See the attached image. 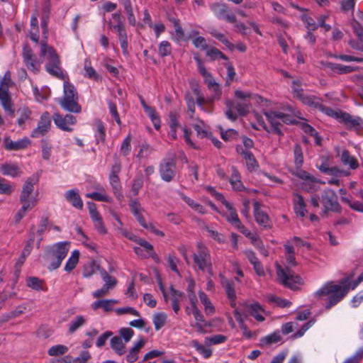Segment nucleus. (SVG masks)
<instances>
[{
	"label": "nucleus",
	"instance_id": "nucleus-20",
	"mask_svg": "<svg viewBox=\"0 0 363 363\" xmlns=\"http://www.w3.org/2000/svg\"><path fill=\"white\" fill-rule=\"evenodd\" d=\"M65 197L72 206L77 209H82L84 203L77 189H71L65 192Z\"/></svg>",
	"mask_w": 363,
	"mask_h": 363
},
{
	"label": "nucleus",
	"instance_id": "nucleus-18",
	"mask_svg": "<svg viewBox=\"0 0 363 363\" xmlns=\"http://www.w3.org/2000/svg\"><path fill=\"white\" fill-rule=\"evenodd\" d=\"M339 119L348 128L358 129L363 127V119L359 116H353L348 113L340 112Z\"/></svg>",
	"mask_w": 363,
	"mask_h": 363
},
{
	"label": "nucleus",
	"instance_id": "nucleus-15",
	"mask_svg": "<svg viewBox=\"0 0 363 363\" xmlns=\"http://www.w3.org/2000/svg\"><path fill=\"white\" fill-rule=\"evenodd\" d=\"M254 217L256 222L265 229H270L272 227L271 220L266 212L260 208V203L258 201L254 202Z\"/></svg>",
	"mask_w": 363,
	"mask_h": 363
},
{
	"label": "nucleus",
	"instance_id": "nucleus-34",
	"mask_svg": "<svg viewBox=\"0 0 363 363\" xmlns=\"http://www.w3.org/2000/svg\"><path fill=\"white\" fill-rule=\"evenodd\" d=\"M341 161L345 165H349L352 169L358 167V162L357 160L350 155V152L345 150L341 154Z\"/></svg>",
	"mask_w": 363,
	"mask_h": 363
},
{
	"label": "nucleus",
	"instance_id": "nucleus-54",
	"mask_svg": "<svg viewBox=\"0 0 363 363\" xmlns=\"http://www.w3.org/2000/svg\"><path fill=\"white\" fill-rule=\"evenodd\" d=\"M124 9L128 15V20L130 25L135 26L136 20L133 12L131 3L130 0H125L123 3Z\"/></svg>",
	"mask_w": 363,
	"mask_h": 363
},
{
	"label": "nucleus",
	"instance_id": "nucleus-33",
	"mask_svg": "<svg viewBox=\"0 0 363 363\" xmlns=\"http://www.w3.org/2000/svg\"><path fill=\"white\" fill-rule=\"evenodd\" d=\"M50 11V9L49 4L45 6L44 13L41 19V28L43 30V35L44 40H47L48 35V19Z\"/></svg>",
	"mask_w": 363,
	"mask_h": 363
},
{
	"label": "nucleus",
	"instance_id": "nucleus-16",
	"mask_svg": "<svg viewBox=\"0 0 363 363\" xmlns=\"http://www.w3.org/2000/svg\"><path fill=\"white\" fill-rule=\"evenodd\" d=\"M53 119L57 127L63 130L68 132L72 130V128L69 126L74 125L77 122L76 118L71 114H67L63 117L59 113H55L54 115Z\"/></svg>",
	"mask_w": 363,
	"mask_h": 363
},
{
	"label": "nucleus",
	"instance_id": "nucleus-9",
	"mask_svg": "<svg viewBox=\"0 0 363 363\" xmlns=\"http://www.w3.org/2000/svg\"><path fill=\"white\" fill-rule=\"evenodd\" d=\"M211 11L218 19H224L229 23H235L236 16L232 13L226 4L223 2H214L209 4Z\"/></svg>",
	"mask_w": 363,
	"mask_h": 363
},
{
	"label": "nucleus",
	"instance_id": "nucleus-6",
	"mask_svg": "<svg viewBox=\"0 0 363 363\" xmlns=\"http://www.w3.org/2000/svg\"><path fill=\"white\" fill-rule=\"evenodd\" d=\"M320 202L323 206L321 212V216L326 218L329 211L334 213H340L341 207L337 201V196L336 193L330 189H325L320 197Z\"/></svg>",
	"mask_w": 363,
	"mask_h": 363
},
{
	"label": "nucleus",
	"instance_id": "nucleus-17",
	"mask_svg": "<svg viewBox=\"0 0 363 363\" xmlns=\"http://www.w3.org/2000/svg\"><path fill=\"white\" fill-rule=\"evenodd\" d=\"M51 121L48 113H43L38 123L37 127L33 130L30 136L32 138H38L44 135L50 129Z\"/></svg>",
	"mask_w": 363,
	"mask_h": 363
},
{
	"label": "nucleus",
	"instance_id": "nucleus-59",
	"mask_svg": "<svg viewBox=\"0 0 363 363\" xmlns=\"http://www.w3.org/2000/svg\"><path fill=\"white\" fill-rule=\"evenodd\" d=\"M108 105L109 112L111 114V116H113V118L115 119L116 123L118 125H121V121L120 119V116H119V114L118 113L117 107H116V104H114L111 101H108Z\"/></svg>",
	"mask_w": 363,
	"mask_h": 363
},
{
	"label": "nucleus",
	"instance_id": "nucleus-29",
	"mask_svg": "<svg viewBox=\"0 0 363 363\" xmlns=\"http://www.w3.org/2000/svg\"><path fill=\"white\" fill-rule=\"evenodd\" d=\"M129 205L131 212L140 225H145V218L142 215L143 208H141L140 203L138 200H133Z\"/></svg>",
	"mask_w": 363,
	"mask_h": 363
},
{
	"label": "nucleus",
	"instance_id": "nucleus-10",
	"mask_svg": "<svg viewBox=\"0 0 363 363\" xmlns=\"http://www.w3.org/2000/svg\"><path fill=\"white\" fill-rule=\"evenodd\" d=\"M121 169V162L118 160H116L113 165L111 167V170L108 177L109 183L112 187L113 192L118 199H120L123 196L121 193L122 186L118 177V174L120 173Z\"/></svg>",
	"mask_w": 363,
	"mask_h": 363
},
{
	"label": "nucleus",
	"instance_id": "nucleus-39",
	"mask_svg": "<svg viewBox=\"0 0 363 363\" xmlns=\"http://www.w3.org/2000/svg\"><path fill=\"white\" fill-rule=\"evenodd\" d=\"M240 176L235 167H232V175L230 178V182L233 188L238 191H241L243 185L240 181Z\"/></svg>",
	"mask_w": 363,
	"mask_h": 363
},
{
	"label": "nucleus",
	"instance_id": "nucleus-44",
	"mask_svg": "<svg viewBox=\"0 0 363 363\" xmlns=\"http://www.w3.org/2000/svg\"><path fill=\"white\" fill-rule=\"evenodd\" d=\"M85 323L86 320L82 315L77 316L69 323V333H74L78 328L82 326Z\"/></svg>",
	"mask_w": 363,
	"mask_h": 363
},
{
	"label": "nucleus",
	"instance_id": "nucleus-23",
	"mask_svg": "<svg viewBox=\"0 0 363 363\" xmlns=\"http://www.w3.org/2000/svg\"><path fill=\"white\" fill-rule=\"evenodd\" d=\"M118 303L116 299H101L91 303V308L94 311L102 308L105 312H110L113 310V306Z\"/></svg>",
	"mask_w": 363,
	"mask_h": 363
},
{
	"label": "nucleus",
	"instance_id": "nucleus-24",
	"mask_svg": "<svg viewBox=\"0 0 363 363\" xmlns=\"http://www.w3.org/2000/svg\"><path fill=\"white\" fill-rule=\"evenodd\" d=\"M294 208L295 213L301 217H304L307 211L306 208V205L303 196L297 193L294 194Z\"/></svg>",
	"mask_w": 363,
	"mask_h": 363
},
{
	"label": "nucleus",
	"instance_id": "nucleus-7",
	"mask_svg": "<svg viewBox=\"0 0 363 363\" xmlns=\"http://www.w3.org/2000/svg\"><path fill=\"white\" fill-rule=\"evenodd\" d=\"M198 252L193 255L194 263L201 271L207 270L209 274L213 275L211 256L207 248L201 243L197 245Z\"/></svg>",
	"mask_w": 363,
	"mask_h": 363
},
{
	"label": "nucleus",
	"instance_id": "nucleus-62",
	"mask_svg": "<svg viewBox=\"0 0 363 363\" xmlns=\"http://www.w3.org/2000/svg\"><path fill=\"white\" fill-rule=\"evenodd\" d=\"M130 141H131V138L130 135H128L124 139V140L123 141V143L121 144L120 151H121V153L123 156L128 155L130 151V149H131Z\"/></svg>",
	"mask_w": 363,
	"mask_h": 363
},
{
	"label": "nucleus",
	"instance_id": "nucleus-21",
	"mask_svg": "<svg viewBox=\"0 0 363 363\" xmlns=\"http://www.w3.org/2000/svg\"><path fill=\"white\" fill-rule=\"evenodd\" d=\"M237 152L242 155L246 161V165L250 171H253L258 167V163L256 161L253 154L250 151L243 150L242 147L238 145L236 147Z\"/></svg>",
	"mask_w": 363,
	"mask_h": 363
},
{
	"label": "nucleus",
	"instance_id": "nucleus-36",
	"mask_svg": "<svg viewBox=\"0 0 363 363\" xmlns=\"http://www.w3.org/2000/svg\"><path fill=\"white\" fill-rule=\"evenodd\" d=\"M199 296L201 302L204 306L206 313L207 315H213L215 313V308L211 303L210 299L208 298L207 295L203 291H199Z\"/></svg>",
	"mask_w": 363,
	"mask_h": 363
},
{
	"label": "nucleus",
	"instance_id": "nucleus-56",
	"mask_svg": "<svg viewBox=\"0 0 363 363\" xmlns=\"http://www.w3.org/2000/svg\"><path fill=\"white\" fill-rule=\"evenodd\" d=\"M86 197L94 199L98 201H105V202H111V199L108 196L99 193V192H92L88 193L86 194Z\"/></svg>",
	"mask_w": 363,
	"mask_h": 363
},
{
	"label": "nucleus",
	"instance_id": "nucleus-63",
	"mask_svg": "<svg viewBox=\"0 0 363 363\" xmlns=\"http://www.w3.org/2000/svg\"><path fill=\"white\" fill-rule=\"evenodd\" d=\"M351 26L358 39L363 42V27L362 25L358 21H353Z\"/></svg>",
	"mask_w": 363,
	"mask_h": 363
},
{
	"label": "nucleus",
	"instance_id": "nucleus-31",
	"mask_svg": "<svg viewBox=\"0 0 363 363\" xmlns=\"http://www.w3.org/2000/svg\"><path fill=\"white\" fill-rule=\"evenodd\" d=\"M301 101L308 106L320 111L322 103L321 99L312 95H306Z\"/></svg>",
	"mask_w": 363,
	"mask_h": 363
},
{
	"label": "nucleus",
	"instance_id": "nucleus-22",
	"mask_svg": "<svg viewBox=\"0 0 363 363\" xmlns=\"http://www.w3.org/2000/svg\"><path fill=\"white\" fill-rule=\"evenodd\" d=\"M170 292L172 309L177 314L180 310L179 303L185 298V294L182 291L175 289L173 286H170Z\"/></svg>",
	"mask_w": 363,
	"mask_h": 363
},
{
	"label": "nucleus",
	"instance_id": "nucleus-60",
	"mask_svg": "<svg viewBox=\"0 0 363 363\" xmlns=\"http://www.w3.org/2000/svg\"><path fill=\"white\" fill-rule=\"evenodd\" d=\"M292 90L294 97H296L300 101L306 96L303 89L301 87V84L296 81L293 82Z\"/></svg>",
	"mask_w": 363,
	"mask_h": 363
},
{
	"label": "nucleus",
	"instance_id": "nucleus-51",
	"mask_svg": "<svg viewBox=\"0 0 363 363\" xmlns=\"http://www.w3.org/2000/svg\"><path fill=\"white\" fill-rule=\"evenodd\" d=\"M227 340V337L223 335H214L211 337L205 338V343L206 345H218L225 342Z\"/></svg>",
	"mask_w": 363,
	"mask_h": 363
},
{
	"label": "nucleus",
	"instance_id": "nucleus-32",
	"mask_svg": "<svg viewBox=\"0 0 363 363\" xmlns=\"http://www.w3.org/2000/svg\"><path fill=\"white\" fill-rule=\"evenodd\" d=\"M208 89H210L213 94L211 96V100H218L220 99L222 91L219 84L215 81L214 79H209V82L206 83Z\"/></svg>",
	"mask_w": 363,
	"mask_h": 363
},
{
	"label": "nucleus",
	"instance_id": "nucleus-40",
	"mask_svg": "<svg viewBox=\"0 0 363 363\" xmlns=\"http://www.w3.org/2000/svg\"><path fill=\"white\" fill-rule=\"evenodd\" d=\"M129 238L138 244L141 248L143 247L146 252V255H155L153 246L150 242L143 238L137 237H130Z\"/></svg>",
	"mask_w": 363,
	"mask_h": 363
},
{
	"label": "nucleus",
	"instance_id": "nucleus-42",
	"mask_svg": "<svg viewBox=\"0 0 363 363\" xmlns=\"http://www.w3.org/2000/svg\"><path fill=\"white\" fill-rule=\"evenodd\" d=\"M167 320V315L164 313H157L153 315L152 321L155 325L156 330H159L162 328Z\"/></svg>",
	"mask_w": 363,
	"mask_h": 363
},
{
	"label": "nucleus",
	"instance_id": "nucleus-28",
	"mask_svg": "<svg viewBox=\"0 0 363 363\" xmlns=\"http://www.w3.org/2000/svg\"><path fill=\"white\" fill-rule=\"evenodd\" d=\"M110 346L111 348L118 355H123L126 352L125 344L123 342L121 337H113L110 340Z\"/></svg>",
	"mask_w": 363,
	"mask_h": 363
},
{
	"label": "nucleus",
	"instance_id": "nucleus-55",
	"mask_svg": "<svg viewBox=\"0 0 363 363\" xmlns=\"http://www.w3.org/2000/svg\"><path fill=\"white\" fill-rule=\"evenodd\" d=\"M227 220L235 228H242V224L235 210L229 212V215L227 216Z\"/></svg>",
	"mask_w": 363,
	"mask_h": 363
},
{
	"label": "nucleus",
	"instance_id": "nucleus-30",
	"mask_svg": "<svg viewBox=\"0 0 363 363\" xmlns=\"http://www.w3.org/2000/svg\"><path fill=\"white\" fill-rule=\"evenodd\" d=\"M281 337L279 331L274 332L273 333L263 337L259 340V345L261 347H266L275 344L281 341Z\"/></svg>",
	"mask_w": 363,
	"mask_h": 363
},
{
	"label": "nucleus",
	"instance_id": "nucleus-45",
	"mask_svg": "<svg viewBox=\"0 0 363 363\" xmlns=\"http://www.w3.org/2000/svg\"><path fill=\"white\" fill-rule=\"evenodd\" d=\"M100 273L103 281L105 282L104 285L113 289L117 284V279L110 276L105 269H102Z\"/></svg>",
	"mask_w": 363,
	"mask_h": 363
},
{
	"label": "nucleus",
	"instance_id": "nucleus-3",
	"mask_svg": "<svg viewBox=\"0 0 363 363\" xmlns=\"http://www.w3.org/2000/svg\"><path fill=\"white\" fill-rule=\"evenodd\" d=\"M46 40H43L40 45V55H48V62L45 65L46 71L58 79L62 80L67 79V75L64 74L60 67V61L58 55L54 48L47 44Z\"/></svg>",
	"mask_w": 363,
	"mask_h": 363
},
{
	"label": "nucleus",
	"instance_id": "nucleus-57",
	"mask_svg": "<svg viewBox=\"0 0 363 363\" xmlns=\"http://www.w3.org/2000/svg\"><path fill=\"white\" fill-rule=\"evenodd\" d=\"M192 345L205 358H208L211 357V355L212 354V351L211 349L205 347L203 345L199 343L197 341H193Z\"/></svg>",
	"mask_w": 363,
	"mask_h": 363
},
{
	"label": "nucleus",
	"instance_id": "nucleus-52",
	"mask_svg": "<svg viewBox=\"0 0 363 363\" xmlns=\"http://www.w3.org/2000/svg\"><path fill=\"white\" fill-rule=\"evenodd\" d=\"M158 52L162 57L169 55L172 52L171 44L167 40L162 41L159 45Z\"/></svg>",
	"mask_w": 363,
	"mask_h": 363
},
{
	"label": "nucleus",
	"instance_id": "nucleus-47",
	"mask_svg": "<svg viewBox=\"0 0 363 363\" xmlns=\"http://www.w3.org/2000/svg\"><path fill=\"white\" fill-rule=\"evenodd\" d=\"M211 35L216 38L217 40L220 41L223 44H224L227 48L230 50L234 49V45L225 38L224 34L219 33L217 30L213 29L210 32Z\"/></svg>",
	"mask_w": 363,
	"mask_h": 363
},
{
	"label": "nucleus",
	"instance_id": "nucleus-61",
	"mask_svg": "<svg viewBox=\"0 0 363 363\" xmlns=\"http://www.w3.org/2000/svg\"><path fill=\"white\" fill-rule=\"evenodd\" d=\"M234 108L240 116H245L250 111V105L247 103H237Z\"/></svg>",
	"mask_w": 363,
	"mask_h": 363
},
{
	"label": "nucleus",
	"instance_id": "nucleus-27",
	"mask_svg": "<svg viewBox=\"0 0 363 363\" xmlns=\"http://www.w3.org/2000/svg\"><path fill=\"white\" fill-rule=\"evenodd\" d=\"M30 28L29 30V37L35 43H39V27L38 21V14L35 13L30 19Z\"/></svg>",
	"mask_w": 363,
	"mask_h": 363
},
{
	"label": "nucleus",
	"instance_id": "nucleus-5",
	"mask_svg": "<svg viewBox=\"0 0 363 363\" xmlns=\"http://www.w3.org/2000/svg\"><path fill=\"white\" fill-rule=\"evenodd\" d=\"M13 84L11 72L6 71L0 84V101L4 111L11 115L14 113V109L9 89Z\"/></svg>",
	"mask_w": 363,
	"mask_h": 363
},
{
	"label": "nucleus",
	"instance_id": "nucleus-11",
	"mask_svg": "<svg viewBox=\"0 0 363 363\" xmlns=\"http://www.w3.org/2000/svg\"><path fill=\"white\" fill-rule=\"evenodd\" d=\"M159 172L162 180L166 182H172L176 175V162L172 158L163 160L160 163Z\"/></svg>",
	"mask_w": 363,
	"mask_h": 363
},
{
	"label": "nucleus",
	"instance_id": "nucleus-48",
	"mask_svg": "<svg viewBox=\"0 0 363 363\" xmlns=\"http://www.w3.org/2000/svg\"><path fill=\"white\" fill-rule=\"evenodd\" d=\"M43 283L41 279L35 277H28L26 280L27 286L36 291L43 289Z\"/></svg>",
	"mask_w": 363,
	"mask_h": 363
},
{
	"label": "nucleus",
	"instance_id": "nucleus-37",
	"mask_svg": "<svg viewBox=\"0 0 363 363\" xmlns=\"http://www.w3.org/2000/svg\"><path fill=\"white\" fill-rule=\"evenodd\" d=\"M222 285L225 289V293L228 296V297L232 301L231 305L233 306H235V300L236 298V294L234 289L233 284L228 280L223 279L222 281Z\"/></svg>",
	"mask_w": 363,
	"mask_h": 363
},
{
	"label": "nucleus",
	"instance_id": "nucleus-41",
	"mask_svg": "<svg viewBox=\"0 0 363 363\" xmlns=\"http://www.w3.org/2000/svg\"><path fill=\"white\" fill-rule=\"evenodd\" d=\"M14 191V186L4 178H0V194L11 195Z\"/></svg>",
	"mask_w": 363,
	"mask_h": 363
},
{
	"label": "nucleus",
	"instance_id": "nucleus-53",
	"mask_svg": "<svg viewBox=\"0 0 363 363\" xmlns=\"http://www.w3.org/2000/svg\"><path fill=\"white\" fill-rule=\"evenodd\" d=\"M295 164L297 167L302 166L303 162V156L302 149L300 145L296 144L294 149Z\"/></svg>",
	"mask_w": 363,
	"mask_h": 363
},
{
	"label": "nucleus",
	"instance_id": "nucleus-35",
	"mask_svg": "<svg viewBox=\"0 0 363 363\" xmlns=\"http://www.w3.org/2000/svg\"><path fill=\"white\" fill-rule=\"evenodd\" d=\"M79 252L78 250H74L68 260L67 261L65 266V271L70 272L77 266L79 259Z\"/></svg>",
	"mask_w": 363,
	"mask_h": 363
},
{
	"label": "nucleus",
	"instance_id": "nucleus-8",
	"mask_svg": "<svg viewBox=\"0 0 363 363\" xmlns=\"http://www.w3.org/2000/svg\"><path fill=\"white\" fill-rule=\"evenodd\" d=\"M277 274L281 283L290 289H296L297 284H300L302 282L301 278L288 267L282 268L278 265L277 267Z\"/></svg>",
	"mask_w": 363,
	"mask_h": 363
},
{
	"label": "nucleus",
	"instance_id": "nucleus-26",
	"mask_svg": "<svg viewBox=\"0 0 363 363\" xmlns=\"http://www.w3.org/2000/svg\"><path fill=\"white\" fill-rule=\"evenodd\" d=\"M0 172L5 176L19 177L21 172L16 164H4L0 166Z\"/></svg>",
	"mask_w": 363,
	"mask_h": 363
},
{
	"label": "nucleus",
	"instance_id": "nucleus-1",
	"mask_svg": "<svg viewBox=\"0 0 363 363\" xmlns=\"http://www.w3.org/2000/svg\"><path fill=\"white\" fill-rule=\"evenodd\" d=\"M362 281L363 272L352 282H349L347 279L342 280L339 284L328 282L315 292V296L320 300L326 301L325 309L330 310L347 295L350 288L354 289Z\"/></svg>",
	"mask_w": 363,
	"mask_h": 363
},
{
	"label": "nucleus",
	"instance_id": "nucleus-43",
	"mask_svg": "<svg viewBox=\"0 0 363 363\" xmlns=\"http://www.w3.org/2000/svg\"><path fill=\"white\" fill-rule=\"evenodd\" d=\"M250 310V315L257 321L262 322L264 320V318L260 314V312L262 311V307L258 303L251 304Z\"/></svg>",
	"mask_w": 363,
	"mask_h": 363
},
{
	"label": "nucleus",
	"instance_id": "nucleus-49",
	"mask_svg": "<svg viewBox=\"0 0 363 363\" xmlns=\"http://www.w3.org/2000/svg\"><path fill=\"white\" fill-rule=\"evenodd\" d=\"M183 199L195 211H197L198 213H199L201 214H204L206 213V211L203 206H201L199 203H196L191 199H190L187 196H184Z\"/></svg>",
	"mask_w": 363,
	"mask_h": 363
},
{
	"label": "nucleus",
	"instance_id": "nucleus-19",
	"mask_svg": "<svg viewBox=\"0 0 363 363\" xmlns=\"http://www.w3.org/2000/svg\"><path fill=\"white\" fill-rule=\"evenodd\" d=\"M30 144V140L24 138L18 141H13L9 137H6L4 140V145L6 150H19L26 148Z\"/></svg>",
	"mask_w": 363,
	"mask_h": 363
},
{
	"label": "nucleus",
	"instance_id": "nucleus-14",
	"mask_svg": "<svg viewBox=\"0 0 363 363\" xmlns=\"http://www.w3.org/2000/svg\"><path fill=\"white\" fill-rule=\"evenodd\" d=\"M38 182L37 178L30 177L25 182L22 191L20 195V202L33 203L35 206L37 203V200L35 199H30V196L33 191L34 184Z\"/></svg>",
	"mask_w": 363,
	"mask_h": 363
},
{
	"label": "nucleus",
	"instance_id": "nucleus-2",
	"mask_svg": "<svg viewBox=\"0 0 363 363\" xmlns=\"http://www.w3.org/2000/svg\"><path fill=\"white\" fill-rule=\"evenodd\" d=\"M70 242H60L49 246L45 254V259L49 263L48 269L55 270L58 269L69 251Z\"/></svg>",
	"mask_w": 363,
	"mask_h": 363
},
{
	"label": "nucleus",
	"instance_id": "nucleus-13",
	"mask_svg": "<svg viewBox=\"0 0 363 363\" xmlns=\"http://www.w3.org/2000/svg\"><path fill=\"white\" fill-rule=\"evenodd\" d=\"M264 114L266 116L268 121L271 123L272 130L279 135H283V133L279 128V126L281 125L279 120H281L284 123H287L289 116L277 111L264 112Z\"/></svg>",
	"mask_w": 363,
	"mask_h": 363
},
{
	"label": "nucleus",
	"instance_id": "nucleus-58",
	"mask_svg": "<svg viewBox=\"0 0 363 363\" xmlns=\"http://www.w3.org/2000/svg\"><path fill=\"white\" fill-rule=\"evenodd\" d=\"M143 176L140 174L139 176H137L134 179L133 183V185L131 187V191L135 196L138 195L140 189L143 187Z\"/></svg>",
	"mask_w": 363,
	"mask_h": 363
},
{
	"label": "nucleus",
	"instance_id": "nucleus-25",
	"mask_svg": "<svg viewBox=\"0 0 363 363\" xmlns=\"http://www.w3.org/2000/svg\"><path fill=\"white\" fill-rule=\"evenodd\" d=\"M328 67L339 74L351 73L357 71L359 69V67L347 66L331 62L328 64Z\"/></svg>",
	"mask_w": 363,
	"mask_h": 363
},
{
	"label": "nucleus",
	"instance_id": "nucleus-64",
	"mask_svg": "<svg viewBox=\"0 0 363 363\" xmlns=\"http://www.w3.org/2000/svg\"><path fill=\"white\" fill-rule=\"evenodd\" d=\"M121 337L123 338L125 343L128 342L134 335L133 330L130 328H123L119 330Z\"/></svg>",
	"mask_w": 363,
	"mask_h": 363
},
{
	"label": "nucleus",
	"instance_id": "nucleus-38",
	"mask_svg": "<svg viewBox=\"0 0 363 363\" xmlns=\"http://www.w3.org/2000/svg\"><path fill=\"white\" fill-rule=\"evenodd\" d=\"M69 348L64 345H55L48 350V354L50 357H59L65 354Z\"/></svg>",
	"mask_w": 363,
	"mask_h": 363
},
{
	"label": "nucleus",
	"instance_id": "nucleus-12",
	"mask_svg": "<svg viewBox=\"0 0 363 363\" xmlns=\"http://www.w3.org/2000/svg\"><path fill=\"white\" fill-rule=\"evenodd\" d=\"M22 55L26 67L35 74L39 72L41 62L38 60L31 48L28 44L23 45Z\"/></svg>",
	"mask_w": 363,
	"mask_h": 363
},
{
	"label": "nucleus",
	"instance_id": "nucleus-4",
	"mask_svg": "<svg viewBox=\"0 0 363 363\" xmlns=\"http://www.w3.org/2000/svg\"><path fill=\"white\" fill-rule=\"evenodd\" d=\"M63 88V96L59 99L60 105L68 112L79 113L82 107L78 103L79 96L76 88L66 79L64 80Z\"/></svg>",
	"mask_w": 363,
	"mask_h": 363
},
{
	"label": "nucleus",
	"instance_id": "nucleus-46",
	"mask_svg": "<svg viewBox=\"0 0 363 363\" xmlns=\"http://www.w3.org/2000/svg\"><path fill=\"white\" fill-rule=\"evenodd\" d=\"M35 230L34 227L31 228V230ZM35 239V234L33 231H31L29 235V239L28 240L26 246L24 247L22 252V257L24 259L27 256H28L31 252L33 248V245Z\"/></svg>",
	"mask_w": 363,
	"mask_h": 363
},
{
	"label": "nucleus",
	"instance_id": "nucleus-50",
	"mask_svg": "<svg viewBox=\"0 0 363 363\" xmlns=\"http://www.w3.org/2000/svg\"><path fill=\"white\" fill-rule=\"evenodd\" d=\"M22 207L15 215L14 219L16 223H19L21 220L25 216L27 211L32 209L33 203H21Z\"/></svg>",
	"mask_w": 363,
	"mask_h": 363
}]
</instances>
